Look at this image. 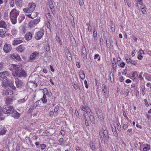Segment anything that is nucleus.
Returning <instances> with one entry per match:
<instances>
[{
    "label": "nucleus",
    "mask_w": 151,
    "mask_h": 151,
    "mask_svg": "<svg viewBox=\"0 0 151 151\" xmlns=\"http://www.w3.org/2000/svg\"><path fill=\"white\" fill-rule=\"evenodd\" d=\"M10 69L14 77L25 78L27 76L26 72L22 69V66L20 65L12 64Z\"/></svg>",
    "instance_id": "1"
},
{
    "label": "nucleus",
    "mask_w": 151,
    "mask_h": 151,
    "mask_svg": "<svg viewBox=\"0 0 151 151\" xmlns=\"http://www.w3.org/2000/svg\"><path fill=\"white\" fill-rule=\"evenodd\" d=\"M103 132H99L100 139L102 143H105V141H108L109 140V137L108 134V129L104 126L102 127Z\"/></svg>",
    "instance_id": "2"
},
{
    "label": "nucleus",
    "mask_w": 151,
    "mask_h": 151,
    "mask_svg": "<svg viewBox=\"0 0 151 151\" xmlns=\"http://www.w3.org/2000/svg\"><path fill=\"white\" fill-rule=\"evenodd\" d=\"M14 109L11 105H4L3 107V113L6 114H12Z\"/></svg>",
    "instance_id": "3"
},
{
    "label": "nucleus",
    "mask_w": 151,
    "mask_h": 151,
    "mask_svg": "<svg viewBox=\"0 0 151 151\" xmlns=\"http://www.w3.org/2000/svg\"><path fill=\"white\" fill-rule=\"evenodd\" d=\"M36 7L35 4L34 3H29L28 7L23 9V11L25 13H30L32 12Z\"/></svg>",
    "instance_id": "4"
},
{
    "label": "nucleus",
    "mask_w": 151,
    "mask_h": 151,
    "mask_svg": "<svg viewBox=\"0 0 151 151\" xmlns=\"http://www.w3.org/2000/svg\"><path fill=\"white\" fill-rule=\"evenodd\" d=\"M44 29L41 28L37 32H36L35 34V38L37 40L41 39L43 36L44 34Z\"/></svg>",
    "instance_id": "5"
},
{
    "label": "nucleus",
    "mask_w": 151,
    "mask_h": 151,
    "mask_svg": "<svg viewBox=\"0 0 151 151\" xmlns=\"http://www.w3.org/2000/svg\"><path fill=\"white\" fill-rule=\"evenodd\" d=\"M10 87L11 88H8L5 90L4 94L6 95H11L13 93V90H15L16 89L15 87L12 84L10 85Z\"/></svg>",
    "instance_id": "6"
},
{
    "label": "nucleus",
    "mask_w": 151,
    "mask_h": 151,
    "mask_svg": "<svg viewBox=\"0 0 151 151\" xmlns=\"http://www.w3.org/2000/svg\"><path fill=\"white\" fill-rule=\"evenodd\" d=\"M19 12L16 9H14L12 10L10 13V18H17L19 15Z\"/></svg>",
    "instance_id": "7"
},
{
    "label": "nucleus",
    "mask_w": 151,
    "mask_h": 151,
    "mask_svg": "<svg viewBox=\"0 0 151 151\" xmlns=\"http://www.w3.org/2000/svg\"><path fill=\"white\" fill-rule=\"evenodd\" d=\"M40 21V18L34 20H32L30 21L29 23V26L30 28H32L36 26Z\"/></svg>",
    "instance_id": "8"
},
{
    "label": "nucleus",
    "mask_w": 151,
    "mask_h": 151,
    "mask_svg": "<svg viewBox=\"0 0 151 151\" xmlns=\"http://www.w3.org/2000/svg\"><path fill=\"white\" fill-rule=\"evenodd\" d=\"M101 88L102 92L103 95L105 96V98H108L109 96V91H107V87L104 84H102V85Z\"/></svg>",
    "instance_id": "9"
},
{
    "label": "nucleus",
    "mask_w": 151,
    "mask_h": 151,
    "mask_svg": "<svg viewBox=\"0 0 151 151\" xmlns=\"http://www.w3.org/2000/svg\"><path fill=\"white\" fill-rule=\"evenodd\" d=\"M9 72L6 71L0 73V80H1L2 79L4 78L6 80H7V76H9Z\"/></svg>",
    "instance_id": "10"
},
{
    "label": "nucleus",
    "mask_w": 151,
    "mask_h": 151,
    "mask_svg": "<svg viewBox=\"0 0 151 151\" xmlns=\"http://www.w3.org/2000/svg\"><path fill=\"white\" fill-rule=\"evenodd\" d=\"M12 48L10 44L6 43L4 45L3 50L5 53H8L11 50Z\"/></svg>",
    "instance_id": "11"
},
{
    "label": "nucleus",
    "mask_w": 151,
    "mask_h": 151,
    "mask_svg": "<svg viewBox=\"0 0 151 151\" xmlns=\"http://www.w3.org/2000/svg\"><path fill=\"white\" fill-rule=\"evenodd\" d=\"M15 83L16 86L18 88H21L24 86L23 82L18 78H15Z\"/></svg>",
    "instance_id": "12"
},
{
    "label": "nucleus",
    "mask_w": 151,
    "mask_h": 151,
    "mask_svg": "<svg viewBox=\"0 0 151 151\" xmlns=\"http://www.w3.org/2000/svg\"><path fill=\"white\" fill-rule=\"evenodd\" d=\"M39 56V53L38 52L35 51L30 55L29 59L31 60H34L37 59Z\"/></svg>",
    "instance_id": "13"
},
{
    "label": "nucleus",
    "mask_w": 151,
    "mask_h": 151,
    "mask_svg": "<svg viewBox=\"0 0 151 151\" xmlns=\"http://www.w3.org/2000/svg\"><path fill=\"white\" fill-rule=\"evenodd\" d=\"M10 57L15 61L21 60V58L20 56L17 53L10 55Z\"/></svg>",
    "instance_id": "14"
},
{
    "label": "nucleus",
    "mask_w": 151,
    "mask_h": 151,
    "mask_svg": "<svg viewBox=\"0 0 151 151\" xmlns=\"http://www.w3.org/2000/svg\"><path fill=\"white\" fill-rule=\"evenodd\" d=\"M95 111L96 113L99 118L101 120L102 119H104L102 114L100 111L99 109V108L96 109Z\"/></svg>",
    "instance_id": "15"
},
{
    "label": "nucleus",
    "mask_w": 151,
    "mask_h": 151,
    "mask_svg": "<svg viewBox=\"0 0 151 151\" xmlns=\"http://www.w3.org/2000/svg\"><path fill=\"white\" fill-rule=\"evenodd\" d=\"M15 3L18 8H21L23 6L22 0H15Z\"/></svg>",
    "instance_id": "16"
},
{
    "label": "nucleus",
    "mask_w": 151,
    "mask_h": 151,
    "mask_svg": "<svg viewBox=\"0 0 151 151\" xmlns=\"http://www.w3.org/2000/svg\"><path fill=\"white\" fill-rule=\"evenodd\" d=\"M43 94L45 95H47L48 97H51L52 95V93L51 92L49 91L47 88H45L43 89Z\"/></svg>",
    "instance_id": "17"
},
{
    "label": "nucleus",
    "mask_w": 151,
    "mask_h": 151,
    "mask_svg": "<svg viewBox=\"0 0 151 151\" xmlns=\"http://www.w3.org/2000/svg\"><path fill=\"white\" fill-rule=\"evenodd\" d=\"M12 114V116L15 119H18L20 117V114L14 110Z\"/></svg>",
    "instance_id": "18"
},
{
    "label": "nucleus",
    "mask_w": 151,
    "mask_h": 151,
    "mask_svg": "<svg viewBox=\"0 0 151 151\" xmlns=\"http://www.w3.org/2000/svg\"><path fill=\"white\" fill-rule=\"evenodd\" d=\"M7 27V24L3 20L0 21V28L6 29Z\"/></svg>",
    "instance_id": "19"
},
{
    "label": "nucleus",
    "mask_w": 151,
    "mask_h": 151,
    "mask_svg": "<svg viewBox=\"0 0 151 151\" xmlns=\"http://www.w3.org/2000/svg\"><path fill=\"white\" fill-rule=\"evenodd\" d=\"M25 48V47L24 45H20L17 47V49L18 52H22L24 50Z\"/></svg>",
    "instance_id": "20"
},
{
    "label": "nucleus",
    "mask_w": 151,
    "mask_h": 151,
    "mask_svg": "<svg viewBox=\"0 0 151 151\" xmlns=\"http://www.w3.org/2000/svg\"><path fill=\"white\" fill-rule=\"evenodd\" d=\"M7 131V130L6 127H1L0 128V135L5 134Z\"/></svg>",
    "instance_id": "21"
},
{
    "label": "nucleus",
    "mask_w": 151,
    "mask_h": 151,
    "mask_svg": "<svg viewBox=\"0 0 151 151\" xmlns=\"http://www.w3.org/2000/svg\"><path fill=\"white\" fill-rule=\"evenodd\" d=\"M89 118L92 124H95L96 121L95 118L92 112H91V113H90Z\"/></svg>",
    "instance_id": "22"
},
{
    "label": "nucleus",
    "mask_w": 151,
    "mask_h": 151,
    "mask_svg": "<svg viewBox=\"0 0 151 151\" xmlns=\"http://www.w3.org/2000/svg\"><path fill=\"white\" fill-rule=\"evenodd\" d=\"M82 52L83 54V58L86 59L87 58L86 51L85 47H83L82 49Z\"/></svg>",
    "instance_id": "23"
},
{
    "label": "nucleus",
    "mask_w": 151,
    "mask_h": 151,
    "mask_svg": "<svg viewBox=\"0 0 151 151\" xmlns=\"http://www.w3.org/2000/svg\"><path fill=\"white\" fill-rule=\"evenodd\" d=\"M23 42V41L20 40L19 38L18 39H15L12 42V45L15 46L17 45H18L21 43Z\"/></svg>",
    "instance_id": "24"
},
{
    "label": "nucleus",
    "mask_w": 151,
    "mask_h": 151,
    "mask_svg": "<svg viewBox=\"0 0 151 151\" xmlns=\"http://www.w3.org/2000/svg\"><path fill=\"white\" fill-rule=\"evenodd\" d=\"M79 76L82 80H83L85 78V74L83 70H82L80 71L79 73Z\"/></svg>",
    "instance_id": "25"
},
{
    "label": "nucleus",
    "mask_w": 151,
    "mask_h": 151,
    "mask_svg": "<svg viewBox=\"0 0 151 151\" xmlns=\"http://www.w3.org/2000/svg\"><path fill=\"white\" fill-rule=\"evenodd\" d=\"M38 101H36L34 104L32 106H31L29 108L28 111L29 112H31L36 107H37L38 104V103H37Z\"/></svg>",
    "instance_id": "26"
},
{
    "label": "nucleus",
    "mask_w": 151,
    "mask_h": 151,
    "mask_svg": "<svg viewBox=\"0 0 151 151\" xmlns=\"http://www.w3.org/2000/svg\"><path fill=\"white\" fill-rule=\"evenodd\" d=\"M13 101V99L11 98H7L6 99V100L5 101V103L6 105H9L11 104H12V102Z\"/></svg>",
    "instance_id": "27"
},
{
    "label": "nucleus",
    "mask_w": 151,
    "mask_h": 151,
    "mask_svg": "<svg viewBox=\"0 0 151 151\" xmlns=\"http://www.w3.org/2000/svg\"><path fill=\"white\" fill-rule=\"evenodd\" d=\"M32 34L31 32H29L28 33H27L25 36V39L27 40H30L32 38Z\"/></svg>",
    "instance_id": "28"
},
{
    "label": "nucleus",
    "mask_w": 151,
    "mask_h": 151,
    "mask_svg": "<svg viewBox=\"0 0 151 151\" xmlns=\"http://www.w3.org/2000/svg\"><path fill=\"white\" fill-rule=\"evenodd\" d=\"M49 7L50 8L52 13L54 14L55 13V10L52 2L51 1L49 3Z\"/></svg>",
    "instance_id": "29"
},
{
    "label": "nucleus",
    "mask_w": 151,
    "mask_h": 151,
    "mask_svg": "<svg viewBox=\"0 0 151 151\" xmlns=\"http://www.w3.org/2000/svg\"><path fill=\"white\" fill-rule=\"evenodd\" d=\"M80 109L84 112L87 113L88 112L89 108L88 107L84 106L83 105H81L80 106Z\"/></svg>",
    "instance_id": "30"
},
{
    "label": "nucleus",
    "mask_w": 151,
    "mask_h": 151,
    "mask_svg": "<svg viewBox=\"0 0 151 151\" xmlns=\"http://www.w3.org/2000/svg\"><path fill=\"white\" fill-rule=\"evenodd\" d=\"M10 85H9V83L7 82V80H4L2 81V86L6 87L8 86L9 85L10 86Z\"/></svg>",
    "instance_id": "31"
},
{
    "label": "nucleus",
    "mask_w": 151,
    "mask_h": 151,
    "mask_svg": "<svg viewBox=\"0 0 151 151\" xmlns=\"http://www.w3.org/2000/svg\"><path fill=\"white\" fill-rule=\"evenodd\" d=\"M6 32L3 29H0V37H4L5 36Z\"/></svg>",
    "instance_id": "32"
},
{
    "label": "nucleus",
    "mask_w": 151,
    "mask_h": 151,
    "mask_svg": "<svg viewBox=\"0 0 151 151\" xmlns=\"http://www.w3.org/2000/svg\"><path fill=\"white\" fill-rule=\"evenodd\" d=\"M112 132L113 133V134L116 137H118V133H117L116 128L115 127H112Z\"/></svg>",
    "instance_id": "33"
},
{
    "label": "nucleus",
    "mask_w": 151,
    "mask_h": 151,
    "mask_svg": "<svg viewBox=\"0 0 151 151\" xmlns=\"http://www.w3.org/2000/svg\"><path fill=\"white\" fill-rule=\"evenodd\" d=\"M89 144L92 149L93 150H96V147L95 144L93 142L91 141L89 143Z\"/></svg>",
    "instance_id": "34"
},
{
    "label": "nucleus",
    "mask_w": 151,
    "mask_h": 151,
    "mask_svg": "<svg viewBox=\"0 0 151 151\" xmlns=\"http://www.w3.org/2000/svg\"><path fill=\"white\" fill-rule=\"evenodd\" d=\"M45 49L47 52H49L50 50V45L48 44L45 45Z\"/></svg>",
    "instance_id": "35"
},
{
    "label": "nucleus",
    "mask_w": 151,
    "mask_h": 151,
    "mask_svg": "<svg viewBox=\"0 0 151 151\" xmlns=\"http://www.w3.org/2000/svg\"><path fill=\"white\" fill-rule=\"evenodd\" d=\"M43 103L45 104L47 102V99H46V96L45 94H43V97L41 99Z\"/></svg>",
    "instance_id": "36"
},
{
    "label": "nucleus",
    "mask_w": 151,
    "mask_h": 151,
    "mask_svg": "<svg viewBox=\"0 0 151 151\" xmlns=\"http://www.w3.org/2000/svg\"><path fill=\"white\" fill-rule=\"evenodd\" d=\"M55 39L59 43L60 45L61 46L62 45V43L60 37L56 35L55 37Z\"/></svg>",
    "instance_id": "37"
},
{
    "label": "nucleus",
    "mask_w": 151,
    "mask_h": 151,
    "mask_svg": "<svg viewBox=\"0 0 151 151\" xmlns=\"http://www.w3.org/2000/svg\"><path fill=\"white\" fill-rule=\"evenodd\" d=\"M5 68V64L3 62L0 63V70H3Z\"/></svg>",
    "instance_id": "38"
},
{
    "label": "nucleus",
    "mask_w": 151,
    "mask_h": 151,
    "mask_svg": "<svg viewBox=\"0 0 151 151\" xmlns=\"http://www.w3.org/2000/svg\"><path fill=\"white\" fill-rule=\"evenodd\" d=\"M150 147L148 144L146 145V146H145L144 147L143 149V151H147L148 150H150Z\"/></svg>",
    "instance_id": "39"
},
{
    "label": "nucleus",
    "mask_w": 151,
    "mask_h": 151,
    "mask_svg": "<svg viewBox=\"0 0 151 151\" xmlns=\"http://www.w3.org/2000/svg\"><path fill=\"white\" fill-rule=\"evenodd\" d=\"M4 19L6 20H8L9 19L8 14L7 12H5L4 14Z\"/></svg>",
    "instance_id": "40"
},
{
    "label": "nucleus",
    "mask_w": 151,
    "mask_h": 151,
    "mask_svg": "<svg viewBox=\"0 0 151 151\" xmlns=\"http://www.w3.org/2000/svg\"><path fill=\"white\" fill-rule=\"evenodd\" d=\"M11 22L12 24H15L17 23V18H10Z\"/></svg>",
    "instance_id": "41"
},
{
    "label": "nucleus",
    "mask_w": 151,
    "mask_h": 151,
    "mask_svg": "<svg viewBox=\"0 0 151 151\" xmlns=\"http://www.w3.org/2000/svg\"><path fill=\"white\" fill-rule=\"evenodd\" d=\"M118 65L120 67L123 68L124 67L125 64L124 62H122L120 63H118Z\"/></svg>",
    "instance_id": "42"
},
{
    "label": "nucleus",
    "mask_w": 151,
    "mask_h": 151,
    "mask_svg": "<svg viewBox=\"0 0 151 151\" xmlns=\"http://www.w3.org/2000/svg\"><path fill=\"white\" fill-rule=\"evenodd\" d=\"M93 36L94 38L96 40L97 38V34L96 29L95 28L93 32Z\"/></svg>",
    "instance_id": "43"
},
{
    "label": "nucleus",
    "mask_w": 151,
    "mask_h": 151,
    "mask_svg": "<svg viewBox=\"0 0 151 151\" xmlns=\"http://www.w3.org/2000/svg\"><path fill=\"white\" fill-rule=\"evenodd\" d=\"M26 99L25 98H24L22 99H20L18 100V103L19 104H20L26 101Z\"/></svg>",
    "instance_id": "44"
},
{
    "label": "nucleus",
    "mask_w": 151,
    "mask_h": 151,
    "mask_svg": "<svg viewBox=\"0 0 151 151\" xmlns=\"http://www.w3.org/2000/svg\"><path fill=\"white\" fill-rule=\"evenodd\" d=\"M117 129L119 131H121V127L119 122L117 123Z\"/></svg>",
    "instance_id": "45"
},
{
    "label": "nucleus",
    "mask_w": 151,
    "mask_h": 151,
    "mask_svg": "<svg viewBox=\"0 0 151 151\" xmlns=\"http://www.w3.org/2000/svg\"><path fill=\"white\" fill-rule=\"evenodd\" d=\"M9 4L10 6L13 7L14 6V0H10L9 1Z\"/></svg>",
    "instance_id": "46"
},
{
    "label": "nucleus",
    "mask_w": 151,
    "mask_h": 151,
    "mask_svg": "<svg viewBox=\"0 0 151 151\" xmlns=\"http://www.w3.org/2000/svg\"><path fill=\"white\" fill-rule=\"evenodd\" d=\"M142 92L143 95L144 96L145 93V89L144 86H142L141 87Z\"/></svg>",
    "instance_id": "47"
},
{
    "label": "nucleus",
    "mask_w": 151,
    "mask_h": 151,
    "mask_svg": "<svg viewBox=\"0 0 151 151\" xmlns=\"http://www.w3.org/2000/svg\"><path fill=\"white\" fill-rule=\"evenodd\" d=\"M125 59L127 63L128 64H131L132 60L130 58L128 57L127 58H126Z\"/></svg>",
    "instance_id": "48"
},
{
    "label": "nucleus",
    "mask_w": 151,
    "mask_h": 151,
    "mask_svg": "<svg viewBox=\"0 0 151 151\" xmlns=\"http://www.w3.org/2000/svg\"><path fill=\"white\" fill-rule=\"evenodd\" d=\"M132 76L133 77H134L135 78H137L138 76L137 73V71H135L133 72L132 75Z\"/></svg>",
    "instance_id": "49"
},
{
    "label": "nucleus",
    "mask_w": 151,
    "mask_h": 151,
    "mask_svg": "<svg viewBox=\"0 0 151 151\" xmlns=\"http://www.w3.org/2000/svg\"><path fill=\"white\" fill-rule=\"evenodd\" d=\"M146 9L145 7H143L141 8V11L143 14H145L146 13Z\"/></svg>",
    "instance_id": "50"
},
{
    "label": "nucleus",
    "mask_w": 151,
    "mask_h": 151,
    "mask_svg": "<svg viewBox=\"0 0 151 151\" xmlns=\"http://www.w3.org/2000/svg\"><path fill=\"white\" fill-rule=\"evenodd\" d=\"M112 67L113 69L115 70L116 68V62L115 63H112Z\"/></svg>",
    "instance_id": "51"
},
{
    "label": "nucleus",
    "mask_w": 151,
    "mask_h": 151,
    "mask_svg": "<svg viewBox=\"0 0 151 151\" xmlns=\"http://www.w3.org/2000/svg\"><path fill=\"white\" fill-rule=\"evenodd\" d=\"M69 37L70 40L72 41L75 42H76L75 39L72 34L70 35Z\"/></svg>",
    "instance_id": "52"
},
{
    "label": "nucleus",
    "mask_w": 151,
    "mask_h": 151,
    "mask_svg": "<svg viewBox=\"0 0 151 151\" xmlns=\"http://www.w3.org/2000/svg\"><path fill=\"white\" fill-rule=\"evenodd\" d=\"M84 119L85 120V124L86 126H89V124L85 116H84Z\"/></svg>",
    "instance_id": "53"
},
{
    "label": "nucleus",
    "mask_w": 151,
    "mask_h": 151,
    "mask_svg": "<svg viewBox=\"0 0 151 151\" xmlns=\"http://www.w3.org/2000/svg\"><path fill=\"white\" fill-rule=\"evenodd\" d=\"M71 24L73 27H74L75 26L74 20L73 17V19H71Z\"/></svg>",
    "instance_id": "54"
},
{
    "label": "nucleus",
    "mask_w": 151,
    "mask_h": 151,
    "mask_svg": "<svg viewBox=\"0 0 151 151\" xmlns=\"http://www.w3.org/2000/svg\"><path fill=\"white\" fill-rule=\"evenodd\" d=\"M76 151H83V149L81 147H76Z\"/></svg>",
    "instance_id": "55"
},
{
    "label": "nucleus",
    "mask_w": 151,
    "mask_h": 151,
    "mask_svg": "<svg viewBox=\"0 0 151 151\" xmlns=\"http://www.w3.org/2000/svg\"><path fill=\"white\" fill-rule=\"evenodd\" d=\"M143 74V72H141L139 74L138 78L140 80H142L143 79V77L142 75Z\"/></svg>",
    "instance_id": "56"
},
{
    "label": "nucleus",
    "mask_w": 151,
    "mask_h": 151,
    "mask_svg": "<svg viewBox=\"0 0 151 151\" xmlns=\"http://www.w3.org/2000/svg\"><path fill=\"white\" fill-rule=\"evenodd\" d=\"M59 109V106H56L55 107L54 111L55 112H56Z\"/></svg>",
    "instance_id": "57"
},
{
    "label": "nucleus",
    "mask_w": 151,
    "mask_h": 151,
    "mask_svg": "<svg viewBox=\"0 0 151 151\" xmlns=\"http://www.w3.org/2000/svg\"><path fill=\"white\" fill-rule=\"evenodd\" d=\"M41 149L42 150L44 149L46 147V145L45 144H43L40 145Z\"/></svg>",
    "instance_id": "58"
},
{
    "label": "nucleus",
    "mask_w": 151,
    "mask_h": 151,
    "mask_svg": "<svg viewBox=\"0 0 151 151\" xmlns=\"http://www.w3.org/2000/svg\"><path fill=\"white\" fill-rule=\"evenodd\" d=\"M47 28L49 29H50L51 28V25L50 24V23L49 22H47Z\"/></svg>",
    "instance_id": "59"
},
{
    "label": "nucleus",
    "mask_w": 151,
    "mask_h": 151,
    "mask_svg": "<svg viewBox=\"0 0 151 151\" xmlns=\"http://www.w3.org/2000/svg\"><path fill=\"white\" fill-rule=\"evenodd\" d=\"M2 112H3V108H2L0 106V116H1L3 115Z\"/></svg>",
    "instance_id": "60"
},
{
    "label": "nucleus",
    "mask_w": 151,
    "mask_h": 151,
    "mask_svg": "<svg viewBox=\"0 0 151 151\" xmlns=\"http://www.w3.org/2000/svg\"><path fill=\"white\" fill-rule=\"evenodd\" d=\"M54 113L53 111H50L49 113V116L50 117H52L54 115Z\"/></svg>",
    "instance_id": "61"
},
{
    "label": "nucleus",
    "mask_w": 151,
    "mask_h": 151,
    "mask_svg": "<svg viewBox=\"0 0 151 151\" xmlns=\"http://www.w3.org/2000/svg\"><path fill=\"white\" fill-rule=\"evenodd\" d=\"M73 86L74 87V88L76 89V90H77L78 88H79V86L78 85H77L75 84H74V85H73Z\"/></svg>",
    "instance_id": "62"
},
{
    "label": "nucleus",
    "mask_w": 151,
    "mask_h": 151,
    "mask_svg": "<svg viewBox=\"0 0 151 151\" xmlns=\"http://www.w3.org/2000/svg\"><path fill=\"white\" fill-rule=\"evenodd\" d=\"M84 4L83 0H80L79 4L81 6H82Z\"/></svg>",
    "instance_id": "63"
},
{
    "label": "nucleus",
    "mask_w": 151,
    "mask_h": 151,
    "mask_svg": "<svg viewBox=\"0 0 151 151\" xmlns=\"http://www.w3.org/2000/svg\"><path fill=\"white\" fill-rule=\"evenodd\" d=\"M128 125L127 124H123V128L124 130H126L128 128Z\"/></svg>",
    "instance_id": "64"
}]
</instances>
